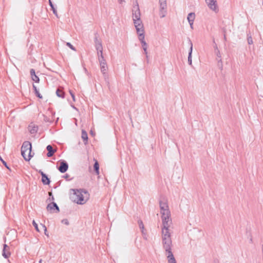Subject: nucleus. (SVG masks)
<instances>
[{"instance_id": "2f4dec72", "label": "nucleus", "mask_w": 263, "mask_h": 263, "mask_svg": "<svg viewBox=\"0 0 263 263\" xmlns=\"http://www.w3.org/2000/svg\"><path fill=\"white\" fill-rule=\"evenodd\" d=\"M66 45H67V46H68L72 50H73L74 51L76 50V48L70 43L67 42L66 43Z\"/></svg>"}, {"instance_id": "ea45409f", "label": "nucleus", "mask_w": 263, "mask_h": 263, "mask_svg": "<svg viewBox=\"0 0 263 263\" xmlns=\"http://www.w3.org/2000/svg\"><path fill=\"white\" fill-rule=\"evenodd\" d=\"M39 173H40V174L42 176V177L43 178V175H46L45 174H44L42 171H39Z\"/></svg>"}, {"instance_id": "c9c22d12", "label": "nucleus", "mask_w": 263, "mask_h": 263, "mask_svg": "<svg viewBox=\"0 0 263 263\" xmlns=\"http://www.w3.org/2000/svg\"><path fill=\"white\" fill-rule=\"evenodd\" d=\"M69 92H70V94L73 101H75V97H74V93L71 90L69 91Z\"/></svg>"}, {"instance_id": "423d86ee", "label": "nucleus", "mask_w": 263, "mask_h": 263, "mask_svg": "<svg viewBox=\"0 0 263 263\" xmlns=\"http://www.w3.org/2000/svg\"><path fill=\"white\" fill-rule=\"evenodd\" d=\"M159 15L161 18L165 16L166 14V0H159Z\"/></svg>"}, {"instance_id": "a878e982", "label": "nucleus", "mask_w": 263, "mask_h": 263, "mask_svg": "<svg viewBox=\"0 0 263 263\" xmlns=\"http://www.w3.org/2000/svg\"><path fill=\"white\" fill-rule=\"evenodd\" d=\"M139 35V39L141 41V44L142 43V41H144V32H140L139 33H138Z\"/></svg>"}, {"instance_id": "ddd939ff", "label": "nucleus", "mask_w": 263, "mask_h": 263, "mask_svg": "<svg viewBox=\"0 0 263 263\" xmlns=\"http://www.w3.org/2000/svg\"><path fill=\"white\" fill-rule=\"evenodd\" d=\"M189 43L190 45V51L189 53V56H188V63L189 65H192V53L193 51V44L191 40H189Z\"/></svg>"}, {"instance_id": "37998d69", "label": "nucleus", "mask_w": 263, "mask_h": 263, "mask_svg": "<svg viewBox=\"0 0 263 263\" xmlns=\"http://www.w3.org/2000/svg\"><path fill=\"white\" fill-rule=\"evenodd\" d=\"M42 262H43V260H42V259H41L39 260V263H42Z\"/></svg>"}, {"instance_id": "7c9ffc66", "label": "nucleus", "mask_w": 263, "mask_h": 263, "mask_svg": "<svg viewBox=\"0 0 263 263\" xmlns=\"http://www.w3.org/2000/svg\"><path fill=\"white\" fill-rule=\"evenodd\" d=\"M138 224H139V226L141 230H143L144 229V224H143L142 221L141 220H139Z\"/></svg>"}, {"instance_id": "393cba45", "label": "nucleus", "mask_w": 263, "mask_h": 263, "mask_svg": "<svg viewBox=\"0 0 263 263\" xmlns=\"http://www.w3.org/2000/svg\"><path fill=\"white\" fill-rule=\"evenodd\" d=\"M81 137L84 141H87V139H88L87 134L85 131L82 130Z\"/></svg>"}, {"instance_id": "b1692460", "label": "nucleus", "mask_w": 263, "mask_h": 263, "mask_svg": "<svg viewBox=\"0 0 263 263\" xmlns=\"http://www.w3.org/2000/svg\"><path fill=\"white\" fill-rule=\"evenodd\" d=\"M97 55L99 61L105 60L103 54V51H101V52H97Z\"/></svg>"}, {"instance_id": "0eeeda50", "label": "nucleus", "mask_w": 263, "mask_h": 263, "mask_svg": "<svg viewBox=\"0 0 263 263\" xmlns=\"http://www.w3.org/2000/svg\"><path fill=\"white\" fill-rule=\"evenodd\" d=\"M205 2L211 10L216 13L218 12L219 9L216 0H205Z\"/></svg>"}, {"instance_id": "1a4fd4ad", "label": "nucleus", "mask_w": 263, "mask_h": 263, "mask_svg": "<svg viewBox=\"0 0 263 263\" xmlns=\"http://www.w3.org/2000/svg\"><path fill=\"white\" fill-rule=\"evenodd\" d=\"M99 62L100 66L101 71L102 72L104 76L105 77L108 69L106 60H104L103 61H99Z\"/></svg>"}, {"instance_id": "58836bf2", "label": "nucleus", "mask_w": 263, "mask_h": 263, "mask_svg": "<svg viewBox=\"0 0 263 263\" xmlns=\"http://www.w3.org/2000/svg\"><path fill=\"white\" fill-rule=\"evenodd\" d=\"M193 23H194V22L189 23V24L190 25L191 29H193Z\"/></svg>"}, {"instance_id": "c756f323", "label": "nucleus", "mask_w": 263, "mask_h": 263, "mask_svg": "<svg viewBox=\"0 0 263 263\" xmlns=\"http://www.w3.org/2000/svg\"><path fill=\"white\" fill-rule=\"evenodd\" d=\"M40 227L44 230L45 234L48 236V234H47V233H46V232H47V228L45 227V226L43 224H41Z\"/></svg>"}, {"instance_id": "4468645a", "label": "nucleus", "mask_w": 263, "mask_h": 263, "mask_svg": "<svg viewBox=\"0 0 263 263\" xmlns=\"http://www.w3.org/2000/svg\"><path fill=\"white\" fill-rule=\"evenodd\" d=\"M9 247L5 244L4 245V249L3 251V256L5 258H7L10 255V252L8 251Z\"/></svg>"}, {"instance_id": "6e6552de", "label": "nucleus", "mask_w": 263, "mask_h": 263, "mask_svg": "<svg viewBox=\"0 0 263 263\" xmlns=\"http://www.w3.org/2000/svg\"><path fill=\"white\" fill-rule=\"evenodd\" d=\"M47 210L50 213H59L60 209L56 203L52 202L49 203L47 207Z\"/></svg>"}, {"instance_id": "72a5a7b5", "label": "nucleus", "mask_w": 263, "mask_h": 263, "mask_svg": "<svg viewBox=\"0 0 263 263\" xmlns=\"http://www.w3.org/2000/svg\"><path fill=\"white\" fill-rule=\"evenodd\" d=\"M0 160L2 162V163L4 164V165L7 167L8 168V167L7 166V163L1 158V157L0 156Z\"/></svg>"}, {"instance_id": "a18cd8bd", "label": "nucleus", "mask_w": 263, "mask_h": 263, "mask_svg": "<svg viewBox=\"0 0 263 263\" xmlns=\"http://www.w3.org/2000/svg\"><path fill=\"white\" fill-rule=\"evenodd\" d=\"M121 2H122V0H121V2H120V3H121Z\"/></svg>"}, {"instance_id": "9d476101", "label": "nucleus", "mask_w": 263, "mask_h": 263, "mask_svg": "<svg viewBox=\"0 0 263 263\" xmlns=\"http://www.w3.org/2000/svg\"><path fill=\"white\" fill-rule=\"evenodd\" d=\"M68 168V163L65 161H62L60 162V165L59 167L58 170L61 173H64L67 171Z\"/></svg>"}, {"instance_id": "5701e85b", "label": "nucleus", "mask_w": 263, "mask_h": 263, "mask_svg": "<svg viewBox=\"0 0 263 263\" xmlns=\"http://www.w3.org/2000/svg\"><path fill=\"white\" fill-rule=\"evenodd\" d=\"M33 90L34 91V92H35L36 96L37 97H39V98H42V96L40 93L38 89H37L36 86L35 85H34V84H33Z\"/></svg>"}, {"instance_id": "20e7f679", "label": "nucleus", "mask_w": 263, "mask_h": 263, "mask_svg": "<svg viewBox=\"0 0 263 263\" xmlns=\"http://www.w3.org/2000/svg\"><path fill=\"white\" fill-rule=\"evenodd\" d=\"M31 144L29 141H25L21 147V154L24 159L26 161H29L32 157Z\"/></svg>"}, {"instance_id": "dca6fc26", "label": "nucleus", "mask_w": 263, "mask_h": 263, "mask_svg": "<svg viewBox=\"0 0 263 263\" xmlns=\"http://www.w3.org/2000/svg\"><path fill=\"white\" fill-rule=\"evenodd\" d=\"M46 149L48 151L47 155L49 157L52 156L55 152V151L53 149L52 146L50 145H47Z\"/></svg>"}, {"instance_id": "7ed1b4c3", "label": "nucleus", "mask_w": 263, "mask_h": 263, "mask_svg": "<svg viewBox=\"0 0 263 263\" xmlns=\"http://www.w3.org/2000/svg\"><path fill=\"white\" fill-rule=\"evenodd\" d=\"M73 192V201L78 204H83L87 200L88 193L86 191L80 190H72Z\"/></svg>"}, {"instance_id": "2eb2a0df", "label": "nucleus", "mask_w": 263, "mask_h": 263, "mask_svg": "<svg viewBox=\"0 0 263 263\" xmlns=\"http://www.w3.org/2000/svg\"><path fill=\"white\" fill-rule=\"evenodd\" d=\"M28 130L31 134H35L37 131V126H35L34 124H31L28 126Z\"/></svg>"}, {"instance_id": "f3484780", "label": "nucleus", "mask_w": 263, "mask_h": 263, "mask_svg": "<svg viewBox=\"0 0 263 263\" xmlns=\"http://www.w3.org/2000/svg\"><path fill=\"white\" fill-rule=\"evenodd\" d=\"M195 18V14L193 12L190 13L187 17V21L189 23L194 22V20Z\"/></svg>"}, {"instance_id": "412c9836", "label": "nucleus", "mask_w": 263, "mask_h": 263, "mask_svg": "<svg viewBox=\"0 0 263 263\" xmlns=\"http://www.w3.org/2000/svg\"><path fill=\"white\" fill-rule=\"evenodd\" d=\"M56 94L59 97H61L62 98H64V92L59 88L57 89Z\"/></svg>"}, {"instance_id": "aec40b11", "label": "nucleus", "mask_w": 263, "mask_h": 263, "mask_svg": "<svg viewBox=\"0 0 263 263\" xmlns=\"http://www.w3.org/2000/svg\"><path fill=\"white\" fill-rule=\"evenodd\" d=\"M215 48L216 50H217V51H216V54L217 56L219 59V60H218V64L220 62L221 63V67L222 68V61L221 59V54H220V51L219 50H218L217 47L216 46H215Z\"/></svg>"}, {"instance_id": "bb28decb", "label": "nucleus", "mask_w": 263, "mask_h": 263, "mask_svg": "<svg viewBox=\"0 0 263 263\" xmlns=\"http://www.w3.org/2000/svg\"><path fill=\"white\" fill-rule=\"evenodd\" d=\"M31 78H32V80L33 81H34L35 82H36V83L39 82L40 79L37 76L34 75V76L32 77Z\"/></svg>"}, {"instance_id": "6ab92c4d", "label": "nucleus", "mask_w": 263, "mask_h": 263, "mask_svg": "<svg viewBox=\"0 0 263 263\" xmlns=\"http://www.w3.org/2000/svg\"><path fill=\"white\" fill-rule=\"evenodd\" d=\"M142 46L143 49L144 50V53L145 54L146 58L148 59L147 52V44L145 42V41H142Z\"/></svg>"}, {"instance_id": "a19ab883", "label": "nucleus", "mask_w": 263, "mask_h": 263, "mask_svg": "<svg viewBox=\"0 0 263 263\" xmlns=\"http://www.w3.org/2000/svg\"><path fill=\"white\" fill-rule=\"evenodd\" d=\"M48 194H49V195L50 196H52V192H49V193H48Z\"/></svg>"}, {"instance_id": "79ce46f5", "label": "nucleus", "mask_w": 263, "mask_h": 263, "mask_svg": "<svg viewBox=\"0 0 263 263\" xmlns=\"http://www.w3.org/2000/svg\"><path fill=\"white\" fill-rule=\"evenodd\" d=\"M51 200H52V201L54 200V197H53V196H52V197H51Z\"/></svg>"}, {"instance_id": "e433bc0d", "label": "nucleus", "mask_w": 263, "mask_h": 263, "mask_svg": "<svg viewBox=\"0 0 263 263\" xmlns=\"http://www.w3.org/2000/svg\"><path fill=\"white\" fill-rule=\"evenodd\" d=\"M49 5L50 6L51 9H53L54 6H53V4L52 3L51 0H49Z\"/></svg>"}, {"instance_id": "4c0bfd02", "label": "nucleus", "mask_w": 263, "mask_h": 263, "mask_svg": "<svg viewBox=\"0 0 263 263\" xmlns=\"http://www.w3.org/2000/svg\"><path fill=\"white\" fill-rule=\"evenodd\" d=\"M52 9V10L53 11V13L55 15H57V11L56 9H55V8L54 7L53 9Z\"/></svg>"}, {"instance_id": "473e14b6", "label": "nucleus", "mask_w": 263, "mask_h": 263, "mask_svg": "<svg viewBox=\"0 0 263 263\" xmlns=\"http://www.w3.org/2000/svg\"><path fill=\"white\" fill-rule=\"evenodd\" d=\"M30 72L31 77L34 76V75H36L35 70L33 69H31Z\"/></svg>"}, {"instance_id": "f8f14e48", "label": "nucleus", "mask_w": 263, "mask_h": 263, "mask_svg": "<svg viewBox=\"0 0 263 263\" xmlns=\"http://www.w3.org/2000/svg\"><path fill=\"white\" fill-rule=\"evenodd\" d=\"M95 48L97 52H101V51H103L102 42L101 40L98 39L97 37L95 39Z\"/></svg>"}, {"instance_id": "cd10ccee", "label": "nucleus", "mask_w": 263, "mask_h": 263, "mask_svg": "<svg viewBox=\"0 0 263 263\" xmlns=\"http://www.w3.org/2000/svg\"><path fill=\"white\" fill-rule=\"evenodd\" d=\"M32 224L33 226L34 227L35 230L37 231V232H40V230L39 228V227H38V225L35 222V221L34 220L32 222Z\"/></svg>"}, {"instance_id": "f257e3e1", "label": "nucleus", "mask_w": 263, "mask_h": 263, "mask_svg": "<svg viewBox=\"0 0 263 263\" xmlns=\"http://www.w3.org/2000/svg\"><path fill=\"white\" fill-rule=\"evenodd\" d=\"M172 223H162V239L163 248L166 253L168 263H177L175 258L172 252V239L171 238V233L170 232V227Z\"/></svg>"}, {"instance_id": "f704fd0d", "label": "nucleus", "mask_w": 263, "mask_h": 263, "mask_svg": "<svg viewBox=\"0 0 263 263\" xmlns=\"http://www.w3.org/2000/svg\"><path fill=\"white\" fill-rule=\"evenodd\" d=\"M62 222L64 223L65 224H66V225H68L69 224V222H68V220L66 219H63L62 221Z\"/></svg>"}, {"instance_id": "f03ea898", "label": "nucleus", "mask_w": 263, "mask_h": 263, "mask_svg": "<svg viewBox=\"0 0 263 263\" xmlns=\"http://www.w3.org/2000/svg\"><path fill=\"white\" fill-rule=\"evenodd\" d=\"M159 206L162 223H172L171 218V212L166 199H162L159 200Z\"/></svg>"}, {"instance_id": "c85d7f7f", "label": "nucleus", "mask_w": 263, "mask_h": 263, "mask_svg": "<svg viewBox=\"0 0 263 263\" xmlns=\"http://www.w3.org/2000/svg\"><path fill=\"white\" fill-rule=\"evenodd\" d=\"M248 43L249 45H251L253 44V40H252V38L251 37V36H249L248 35Z\"/></svg>"}, {"instance_id": "39448f33", "label": "nucleus", "mask_w": 263, "mask_h": 263, "mask_svg": "<svg viewBox=\"0 0 263 263\" xmlns=\"http://www.w3.org/2000/svg\"><path fill=\"white\" fill-rule=\"evenodd\" d=\"M133 19L134 22L141 21L140 11L137 2H136V4H135L133 7Z\"/></svg>"}, {"instance_id": "a211bd4d", "label": "nucleus", "mask_w": 263, "mask_h": 263, "mask_svg": "<svg viewBox=\"0 0 263 263\" xmlns=\"http://www.w3.org/2000/svg\"><path fill=\"white\" fill-rule=\"evenodd\" d=\"M42 182L44 184L48 185L49 184L50 181L46 175H43V178L42 177Z\"/></svg>"}, {"instance_id": "4be33fe9", "label": "nucleus", "mask_w": 263, "mask_h": 263, "mask_svg": "<svg viewBox=\"0 0 263 263\" xmlns=\"http://www.w3.org/2000/svg\"><path fill=\"white\" fill-rule=\"evenodd\" d=\"M93 167L96 174L98 175L99 174V164L97 161H96Z\"/></svg>"}, {"instance_id": "9b49d317", "label": "nucleus", "mask_w": 263, "mask_h": 263, "mask_svg": "<svg viewBox=\"0 0 263 263\" xmlns=\"http://www.w3.org/2000/svg\"><path fill=\"white\" fill-rule=\"evenodd\" d=\"M135 26L136 27L137 33L144 32L143 26L142 24V21L134 22Z\"/></svg>"}, {"instance_id": "c03bdc74", "label": "nucleus", "mask_w": 263, "mask_h": 263, "mask_svg": "<svg viewBox=\"0 0 263 263\" xmlns=\"http://www.w3.org/2000/svg\"><path fill=\"white\" fill-rule=\"evenodd\" d=\"M68 176L67 175H66L64 177L65 178H68Z\"/></svg>"}]
</instances>
